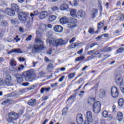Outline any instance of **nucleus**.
<instances>
[{"mask_svg":"<svg viewBox=\"0 0 124 124\" xmlns=\"http://www.w3.org/2000/svg\"><path fill=\"white\" fill-rule=\"evenodd\" d=\"M52 11H57V10H59V7L57 6L52 7L51 8Z\"/></svg>","mask_w":124,"mask_h":124,"instance_id":"nucleus-46","label":"nucleus"},{"mask_svg":"<svg viewBox=\"0 0 124 124\" xmlns=\"http://www.w3.org/2000/svg\"><path fill=\"white\" fill-rule=\"evenodd\" d=\"M68 8V5L64 3L60 6V9L61 10H66Z\"/></svg>","mask_w":124,"mask_h":124,"instance_id":"nucleus-25","label":"nucleus"},{"mask_svg":"<svg viewBox=\"0 0 124 124\" xmlns=\"http://www.w3.org/2000/svg\"><path fill=\"white\" fill-rule=\"evenodd\" d=\"M1 26L3 27H6L8 26V23L5 20H2L1 22Z\"/></svg>","mask_w":124,"mask_h":124,"instance_id":"nucleus-36","label":"nucleus"},{"mask_svg":"<svg viewBox=\"0 0 124 124\" xmlns=\"http://www.w3.org/2000/svg\"><path fill=\"white\" fill-rule=\"evenodd\" d=\"M48 38L46 39V44L50 46L53 47H59V46H62L65 45L67 42L62 40V39H54L47 35Z\"/></svg>","mask_w":124,"mask_h":124,"instance_id":"nucleus-1","label":"nucleus"},{"mask_svg":"<svg viewBox=\"0 0 124 124\" xmlns=\"http://www.w3.org/2000/svg\"><path fill=\"white\" fill-rule=\"evenodd\" d=\"M118 103L119 106H120V107H123V106H124V99L120 98L118 100Z\"/></svg>","mask_w":124,"mask_h":124,"instance_id":"nucleus-28","label":"nucleus"},{"mask_svg":"<svg viewBox=\"0 0 124 124\" xmlns=\"http://www.w3.org/2000/svg\"><path fill=\"white\" fill-rule=\"evenodd\" d=\"M95 45H97V44H96V43H93L90 46V48H93V47L94 46H95Z\"/></svg>","mask_w":124,"mask_h":124,"instance_id":"nucleus-63","label":"nucleus"},{"mask_svg":"<svg viewBox=\"0 0 124 124\" xmlns=\"http://www.w3.org/2000/svg\"><path fill=\"white\" fill-rule=\"evenodd\" d=\"M78 43H74V44H72L71 47V48H76L78 45H77Z\"/></svg>","mask_w":124,"mask_h":124,"instance_id":"nucleus-47","label":"nucleus"},{"mask_svg":"<svg viewBox=\"0 0 124 124\" xmlns=\"http://www.w3.org/2000/svg\"><path fill=\"white\" fill-rule=\"evenodd\" d=\"M57 19V16L55 15L51 16L49 17V21L50 22H54Z\"/></svg>","mask_w":124,"mask_h":124,"instance_id":"nucleus-30","label":"nucleus"},{"mask_svg":"<svg viewBox=\"0 0 124 124\" xmlns=\"http://www.w3.org/2000/svg\"><path fill=\"white\" fill-rule=\"evenodd\" d=\"M115 82L118 86H123L124 85V78L122 76H120L118 78H116Z\"/></svg>","mask_w":124,"mask_h":124,"instance_id":"nucleus-11","label":"nucleus"},{"mask_svg":"<svg viewBox=\"0 0 124 124\" xmlns=\"http://www.w3.org/2000/svg\"><path fill=\"white\" fill-rule=\"evenodd\" d=\"M64 78H65V76H62L61 77V78L59 79V82H62V81H63V79H64Z\"/></svg>","mask_w":124,"mask_h":124,"instance_id":"nucleus-49","label":"nucleus"},{"mask_svg":"<svg viewBox=\"0 0 124 124\" xmlns=\"http://www.w3.org/2000/svg\"><path fill=\"white\" fill-rule=\"evenodd\" d=\"M15 77H16L17 81V83L21 84L23 81V78L20 74H16L15 75Z\"/></svg>","mask_w":124,"mask_h":124,"instance_id":"nucleus-19","label":"nucleus"},{"mask_svg":"<svg viewBox=\"0 0 124 124\" xmlns=\"http://www.w3.org/2000/svg\"><path fill=\"white\" fill-rule=\"evenodd\" d=\"M119 87L120 88V90L122 93L124 94V84H123V85H120L119 86Z\"/></svg>","mask_w":124,"mask_h":124,"instance_id":"nucleus-42","label":"nucleus"},{"mask_svg":"<svg viewBox=\"0 0 124 124\" xmlns=\"http://www.w3.org/2000/svg\"><path fill=\"white\" fill-rule=\"evenodd\" d=\"M22 76L25 78L26 81L30 82L31 80H32L36 78V74L33 70H30L24 72Z\"/></svg>","mask_w":124,"mask_h":124,"instance_id":"nucleus-3","label":"nucleus"},{"mask_svg":"<svg viewBox=\"0 0 124 124\" xmlns=\"http://www.w3.org/2000/svg\"><path fill=\"white\" fill-rule=\"evenodd\" d=\"M14 40H16V42H18V41H20V40H21V39L19 38V36L16 35V37L14 38Z\"/></svg>","mask_w":124,"mask_h":124,"instance_id":"nucleus-43","label":"nucleus"},{"mask_svg":"<svg viewBox=\"0 0 124 124\" xmlns=\"http://www.w3.org/2000/svg\"><path fill=\"white\" fill-rule=\"evenodd\" d=\"M32 37V36L31 35H29L27 38L26 41H30V40H31V38Z\"/></svg>","mask_w":124,"mask_h":124,"instance_id":"nucleus-50","label":"nucleus"},{"mask_svg":"<svg viewBox=\"0 0 124 124\" xmlns=\"http://www.w3.org/2000/svg\"><path fill=\"white\" fill-rule=\"evenodd\" d=\"M78 15L81 18H84V17L86 16V13L85 12V11L81 10L78 11Z\"/></svg>","mask_w":124,"mask_h":124,"instance_id":"nucleus-23","label":"nucleus"},{"mask_svg":"<svg viewBox=\"0 0 124 124\" xmlns=\"http://www.w3.org/2000/svg\"><path fill=\"white\" fill-rule=\"evenodd\" d=\"M83 80H84V79L83 78H79L78 81L77 82V83L78 84H81V83H82V82H83Z\"/></svg>","mask_w":124,"mask_h":124,"instance_id":"nucleus-52","label":"nucleus"},{"mask_svg":"<svg viewBox=\"0 0 124 124\" xmlns=\"http://www.w3.org/2000/svg\"><path fill=\"white\" fill-rule=\"evenodd\" d=\"M117 118L119 122H122L124 118V114H123V112L119 111L117 114Z\"/></svg>","mask_w":124,"mask_h":124,"instance_id":"nucleus-22","label":"nucleus"},{"mask_svg":"<svg viewBox=\"0 0 124 124\" xmlns=\"http://www.w3.org/2000/svg\"><path fill=\"white\" fill-rule=\"evenodd\" d=\"M46 17H48L47 11H43L41 12L39 16L40 19H45V18H46Z\"/></svg>","mask_w":124,"mask_h":124,"instance_id":"nucleus-17","label":"nucleus"},{"mask_svg":"<svg viewBox=\"0 0 124 124\" xmlns=\"http://www.w3.org/2000/svg\"><path fill=\"white\" fill-rule=\"evenodd\" d=\"M89 33H93V29H90L89 30Z\"/></svg>","mask_w":124,"mask_h":124,"instance_id":"nucleus-64","label":"nucleus"},{"mask_svg":"<svg viewBox=\"0 0 124 124\" xmlns=\"http://www.w3.org/2000/svg\"><path fill=\"white\" fill-rule=\"evenodd\" d=\"M46 27H47V25H43L41 27V29L42 30V31H44L46 30Z\"/></svg>","mask_w":124,"mask_h":124,"instance_id":"nucleus-40","label":"nucleus"},{"mask_svg":"<svg viewBox=\"0 0 124 124\" xmlns=\"http://www.w3.org/2000/svg\"><path fill=\"white\" fill-rule=\"evenodd\" d=\"M10 101V100L7 99L5 100V101H3V103H2V104H3V103H4V104H7V103H8V102H9Z\"/></svg>","mask_w":124,"mask_h":124,"instance_id":"nucleus-55","label":"nucleus"},{"mask_svg":"<svg viewBox=\"0 0 124 124\" xmlns=\"http://www.w3.org/2000/svg\"><path fill=\"white\" fill-rule=\"evenodd\" d=\"M100 102L97 101L95 102L93 106V113H95V114H98V113L100 112Z\"/></svg>","mask_w":124,"mask_h":124,"instance_id":"nucleus-5","label":"nucleus"},{"mask_svg":"<svg viewBox=\"0 0 124 124\" xmlns=\"http://www.w3.org/2000/svg\"><path fill=\"white\" fill-rule=\"evenodd\" d=\"M68 111V108H63L62 115H66L67 114V112Z\"/></svg>","mask_w":124,"mask_h":124,"instance_id":"nucleus-34","label":"nucleus"},{"mask_svg":"<svg viewBox=\"0 0 124 124\" xmlns=\"http://www.w3.org/2000/svg\"><path fill=\"white\" fill-rule=\"evenodd\" d=\"M117 54H121L124 52V47H120L116 51Z\"/></svg>","mask_w":124,"mask_h":124,"instance_id":"nucleus-33","label":"nucleus"},{"mask_svg":"<svg viewBox=\"0 0 124 124\" xmlns=\"http://www.w3.org/2000/svg\"><path fill=\"white\" fill-rule=\"evenodd\" d=\"M103 36V35H100V36H97V37L96 38V39L97 40H99V39H101V38H102Z\"/></svg>","mask_w":124,"mask_h":124,"instance_id":"nucleus-58","label":"nucleus"},{"mask_svg":"<svg viewBox=\"0 0 124 124\" xmlns=\"http://www.w3.org/2000/svg\"><path fill=\"white\" fill-rule=\"evenodd\" d=\"M3 85H6V83H4V80H0V86H2Z\"/></svg>","mask_w":124,"mask_h":124,"instance_id":"nucleus-51","label":"nucleus"},{"mask_svg":"<svg viewBox=\"0 0 124 124\" xmlns=\"http://www.w3.org/2000/svg\"><path fill=\"white\" fill-rule=\"evenodd\" d=\"M45 62H51V60H50L49 59V58H48L47 57H46L45 58Z\"/></svg>","mask_w":124,"mask_h":124,"instance_id":"nucleus-56","label":"nucleus"},{"mask_svg":"<svg viewBox=\"0 0 124 124\" xmlns=\"http://www.w3.org/2000/svg\"><path fill=\"white\" fill-rule=\"evenodd\" d=\"M85 56H80L76 59V62H80V61H83V60H85Z\"/></svg>","mask_w":124,"mask_h":124,"instance_id":"nucleus-32","label":"nucleus"},{"mask_svg":"<svg viewBox=\"0 0 124 124\" xmlns=\"http://www.w3.org/2000/svg\"><path fill=\"white\" fill-rule=\"evenodd\" d=\"M104 26V24L102 22H99L98 24V30H101L102 29V27Z\"/></svg>","mask_w":124,"mask_h":124,"instance_id":"nucleus-38","label":"nucleus"},{"mask_svg":"<svg viewBox=\"0 0 124 124\" xmlns=\"http://www.w3.org/2000/svg\"><path fill=\"white\" fill-rule=\"evenodd\" d=\"M16 66V62L14 60H12L11 61V66L9 67V70L12 73H16L18 72V68Z\"/></svg>","mask_w":124,"mask_h":124,"instance_id":"nucleus-6","label":"nucleus"},{"mask_svg":"<svg viewBox=\"0 0 124 124\" xmlns=\"http://www.w3.org/2000/svg\"><path fill=\"white\" fill-rule=\"evenodd\" d=\"M35 103H36V99H31L28 102V104L30 106H35Z\"/></svg>","mask_w":124,"mask_h":124,"instance_id":"nucleus-24","label":"nucleus"},{"mask_svg":"<svg viewBox=\"0 0 124 124\" xmlns=\"http://www.w3.org/2000/svg\"><path fill=\"white\" fill-rule=\"evenodd\" d=\"M76 23H77V19L72 18L70 22H69L68 25L69 28H75L76 27Z\"/></svg>","mask_w":124,"mask_h":124,"instance_id":"nucleus-15","label":"nucleus"},{"mask_svg":"<svg viewBox=\"0 0 124 124\" xmlns=\"http://www.w3.org/2000/svg\"><path fill=\"white\" fill-rule=\"evenodd\" d=\"M76 74L75 73H73L70 74L69 75L67 76L69 79H73V78H74L75 77Z\"/></svg>","mask_w":124,"mask_h":124,"instance_id":"nucleus-37","label":"nucleus"},{"mask_svg":"<svg viewBox=\"0 0 124 124\" xmlns=\"http://www.w3.org/2000/svg\"><path fill=\"white\" fill-rule=\"evenodd\" d=\"M17 119H18V114L13 111L8 113V117L7 118L6 121L10 124H14V122L17 121Z\"/></svg>","mask_w":124,"mask_h":124,"instance_id":"nucleus-4","label":"nucleus"},{"mask_svg":"<svg viewBox=\"0 0 124 124\" xmlns=\"http://www.w3.org/2000/svg\"><path fill=\"white\" fill-rule=\"evenodd\" d=\"M24 67H25V66H24L23 64H20L19 67L17 68L18 71H20V70H23Z\"/></svg>","mask_w":124,"mask_h":124,"instance_id":"nucleus-39","label":"nucleus"},{"mask_svg":"<svg viewBox=\"0 0 124 124\" xmlns=\"http://www.w3.org/2000/svg\"><path fill=\"white\" fill-rule=\"evenodd\" d=\"M92 12H93V14H92L93 18H95V17H96V15H97L98 14L97 9H93L92 11Z\"/></svg>","mask_w":124,"mask_h":124,"instance_id":"nucleus-29","label":"nucleus"},{"mask_svg":"<svg viewBox=\"0 0 124 124\" xmlns=\"http://www.w3.org/2000/svg\"><path fill=\"white\" fill-rule=\"evenodd\" d=\"M11 22L13 25H16V21L15 20V19L11 20Z\"/></svg>","mask_w":124,"mask_h":124,"instance_id":"nucleus-59","label":"nucleus"},{"mask_svg":"<svg viewBox=\"0 0 124 124\" xmlns=\"http://www.w3.org/2000/svg\"><path fill=\"white\" fill-rule=\"evenodd\" d=\"M75 97H76V94H73L68 98V99L67 100V101H68V100H71L72 99H74Z\"/></svg>","mask_w":124,"mask_h":124,"instance_id":"nucleus-41","label":"nucleus"},{"mask_svg":"<svg viewBox=\"0 0 124 124\" xmlns=\"http://www.w3.org/2000/svg\"><path fill=\"white\" fill-rule=\"evenodd\" d=\"M112 50V47H109L108 48H105L104 50V51H105V52H109L110 51H111Z\"/></svg>","mask_w":124,"mask_h":124,"instance_id":"nucleus-44","label":"nucleus"},{"mask_svg":"<svg viewBox=\"0 0 124 124\" xmlns=\"http://www.w3.org/2000/svg\"><path fill=\"white\" fill-rule=\"evenodd\" d=\"M76 39V38H75V37L72 38V39L70 41L69 43H72V42H74L75 41Z\"/></svg>","mask_w":124,"mask_h":124,"instance_id":"nucleus-61","label":"nucleus"},{"mask_svg":"<svg viewBox=\"0 0 124 124\" xmlns=\"http://www.w3.org/2000/svg\"><path fill=\"white\" fill-rule=\"evenodd\" d=\"M14 53L15 54H22L23 51L21 50L20 48H14Z\"/></svg>","mask_w":124,"mask_h":124,"instance_id":"nucleus-31","label":"nucleus"},{"mask_svg":"<svg viewBox=\"0 0 124 124\" xmlns=\"http://www.w3.org/2000/svg\"><path fill=\"white\" fill-rule=\"evenodd\" d=\"M111 95L112 97L117 98L119 96V89L116 87H113L111 89Z\"/></svg>","mask_w":124,"mask_h":124,"instance_id":"nucleus-9","label":"nucleus"},{"mask_svg":"<svg viewBox=\"0 0 124 124\" xmlns=\"http://www.w3.org/2000/svg\"><path fill=\"white\" fill-rule=\"evenodd\" d=\"M27 18H28V16L24 12L20 13L18 15V18L23 24L27 22Z\"/></svg>","mask_w":124,"mask_h":124,"instance_id":"nucleus-8","label":"nucleus"},{"mask_svg":"<svg viewBox=\"0 0 124 124\" xmlns=\"http://www.w3.org/2000/svg\"><path fill=\"white\" fill-rule=\"evenodd\" d=\"M102 53H103V50L102 49L96 51L94 50L91 57L93 59H94V58H98V59H100V58L102 57Z\"/></svg>","mask_w":124,"mask_h":124,"instance_id":"nucleus-7","label":"nucleus"},{"mask_svg":"<svg viewBox=\"0 0 124 124\" xmlns=\"http://www.w3.org/2000/svg\"><path fill=\"white\" fill-rule=\"evenodd\" d=\"M102 115L104 118H108V117H109V114H108V112L106 110H105L103 112Z\"/></svg>","mask_w":124,"mask_h":124,"instance_id":"nucleus-35","label":"nucleus"},{"mask_svg":"<svg viewBox=\"0 0 124 124\" xmlns=\"http://www.w3.org/2000/svg\"><path fill=\"white\" fill-rule=\"evenodd\" d=\"M37 15V13H35V12H34L33 13H31V17L32 19H33L34 16H36Z\"/></svg>","mask_w":124,"mask_h":124,"instance_id":"nucleus-45","label":"nucleus"},{"mask_svg":"<svg viewBox=\"0 0 124 124\" xmlns=\"http://www.w3.org/2000/svg\"><path fill=\"white\" fill-rule=\"evenodd\" d=\"M62 27L60 25H56L54 27V31L55 32H62Z\"/></svg>","mask_w":124,"mask_h":124,"instance_id":"nucleus-18","label":"nucleus"},{"mask_svg":"<svg viewBox=\"0 0 124 124\" xmlns=\"http://www.w3.org/2000/svg\"><path fill=\"white\" fill-rule=\"evenodd\" d=\"M77 122L78 124H82L84 123V119H83V115L79 113L77 116Z\"/></svg>","mask_w":124,"mask_h":124,"instance_id":"nucleus-12","label":"nucleus"},{"mask_svg":"<svg viewBox=\"0 0 124 124\" xmlns=\"http://www.w3.org/2000/svg\"><path fill=\"white\" fill-rule=\"evenodd\" d=\"M53 68L54 65H53V64L49 63L46 67V70H47V71H49V72H51L52 71L51 69H53Z\"/></svg>","mask_w":124,"mask_h":124,"instance_id":"nucleus-27","label":"nucleus"},{"mask_svg":"<svg viewBox=\"0 0 124 124\" xmlns=\"http://www.w3.org/2000/svg\"><path fill=\"white\" fill-rule=\"evenodd\" d=\"M122 32V30H117L115 31V33L119 34V33H121Z\"/></svg>","mask_w":124,"mask_h":124,"instance_id":"nucleus-60","label":"nucleus"},{"mask_svg":"<svg viewBox=\"0 0 124 124\" xmlns=\"http://www.w3.org/2000/svg\"><path fill=\"white\" fill-rule=\"evenodd\" d=\"M48 99V96H46L44 97H43L42 101H45Z\"/></svg>","mask_w":124,"mask_h":124,"instance_id":"nucleus-57","label":"nucleus"},{"mask_svg":"<svg viewBox=\"0 0 124 124\" xmlns=\"http://www.w3.org/2000/svg\"><path fill=\"white\" fill-rule=\"evenodd\" d=\"M35 43H38L33 45V52H38V51L43 50L44 49V42H43L39 38L37 37L35 39Z\"/></svg>","mask_w":124,"mask_h":124,"instance_id":"nucleus-2","label":"nucleus"},{"mask_svg":"<svg viewBox=\"0 0 124 124\" xmlns=\"http://www.w3.org/2000/svg\"><path fill=\"white\" fill-rule=\"evenodd\" d=\"M26 59H25V58H22V57H20V58H19V59H18V61H19V62H25V60Z\"/></svg>","mask_w":124,"mask_h":124,"instance_id":"nucleus-53","label":"nucleus"},{"mask_svg":"<svg viewBox=\"0 0 124 124\" xmlns=\"http://www.w3.org/2000/svg\"><path fill=\"white\" fill-rule=\"evenodd\" d=\"M4 84H6L7 86H11L12 85V78L11 76L8 75L6 76L5 79L4 80Z\"/></svg>","mask_w":124,"mask_h":124,"instance_id":"nucleus-10","label":"nucleus"},{"mask_svg":"<svg viewBox=\"0 0 124 124\" xmlns=\"http://www.w3.org/2000/svg\"><path fill=\"white\" fill-rule=\"evenodd\" d=\"M22 85L24 87H27V86H29V85H30V83L29 82H25V83H23Z\"/></svg>","mask_w":124,"mask_h":124,"instance_id":"nucleus-54","label":"nucleus"},{"mask_svg":"<svg viewBox=\"0 0 124 124\" xmlns=\"http://www.w3.org/2000/svg\"><path fill=\"white\" fill-rule=\"evenodd\" d=\"M83 49H81L80 50H78L77 52V54H78V55L80 54H82V53H83Z\"/></svg>","mask_w":124,"mask_h":124,"instance_id":"nucleus-62","label":"nucleus"},{"mask_svg":"<svg viewBox=\"0 0 124 124\" xmlns=\"http://www.w3.org/2000/svg\"><path fill=\"white\" fill-rule=\"evenodd\" d=\"M85 118H87L88 122L92 123L93 122V114L92 113V112L88 111L86 112V115L85 116Z\"/></svg>","mask_w":124,"mask_h":124,"instance_id":"nucleus-13","label":"nucleus"},{"mask_svg":"<svg viewBox=\"0 0 124 124\" xmlns=\"http://www.w3.org/2000/svg\"><path fill=\"white\" fill-rule=\"evenodd\" d=\"M11 7L14 10V11H16V12H19L20 11V8L16 4L12 3Z\"/></svg>","mask_w":124,"mask_h":124,"instance_id":"nucleus-21","label":"nucleus"},{"mask_svg":"<svg viewBox=\"0 0 124 124\" xmlns=\"http://www.w3.org/2000/svg\"><path fill=\"white\" fill-rule=\"evenodd\" d=\"M60 22L62 25H64V24L69 23V19L66 16H63L60 19Z\"/></svg>","mask_w":124,"mask_h":124,"instance_id":"nucleus-16","label":"nucleus"},{"mask_svg":"<svg viewBox=\"0 0 124 124\" xmlns=\"http://www.w3.org/2000/svg\"><path fill=\"white\" fill-rule=\"evenodd\" d=\"M99 96L102 98L105 97V96H106V91L103 90H101L100 91V93H99Z\"/></svg>","mask_w":124,"mask_h":124,"instance_id":"nucleus-26","label":"nucleus"},{"mask_svg":"<svg viewBox=\"0 0 124 124\" xmlns=\"http://www.w3.org/2000/svg\"><path fill=\"white\" fill-rule=\"evenodd\" d=\"M85 93V91H81L80 93L78 94L79 96L80 97H83V95H84V93Z\"/></svg>","mask_w":124,"mask_h":124,"instance_id":"nucleus-48","label":"nucleus"},{"mask_svg":"<svg viewBox=\"0 0 124 124\" xmlns=\"http://www.w3.org/2000/svg\"><path fill=\"white\" fill-rule=\"evenodd\" d=\"M70 14L73 18H77V10L75 9H71L70 11Z\"/></svg>","mask_w":124,"mask_h":124,"instance_id":"nucleus-20","label":"nucleus"},{"mask_svg":"<svg viewBox=\"0 0 124 124\" xmlns=\"http://www.w3.org/2000/svg\"><path fill=\"white\" fill-rule=\"evenodd\" d=\"M5 13L9 16H14L15 15V11L11 8H7L5 10Z\"/></svg>","mask_w":124,"mask_h":124,"instance_id":"nucleus-14","label":"nucleus"}]
</instances>
